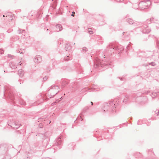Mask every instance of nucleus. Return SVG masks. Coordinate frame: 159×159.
Returning a JSON list of instances; mask_svg holds the SVG:
<instances>
[{
  "label": "nucleus",
  "instance_id": "obj_1",
  "mask_svg": "<svg viewBox=\"0 0 159 159\" xmlns=\"http://www.w3.org/2000/svg\"><path fill=\"white\" fill-rule=\"evenodd\" d=\"M151 4V2L149 0H148L146 2H140L139 4H133L132 7H134V9L138 8V6L141 9H144L146 8L147 6L150 5Z\"/></svg>",
  "mask_w": 159,
  "mask_h": 159
},
{
  "label": "nucleus",
  "instance_id": "obj_2",
  "mask_svg": "<svg viewBox=\"0 0 159 159\" xmlns=\"http://www.w3.org/2000/svg\"><path fill=\"white\" fill-rule=\"evenodd\" d=\"M13 90L12 89H8L7 90H6L4 93V95L5 97H7L11 100H13L14 99Z\"/></svg>",
  "mask_w": 159,
  "mask_h": 159
},
{
  "label": "nucleus",
  "instance_id": "obj_3",
  "mask_svg": "<svg viewBox=\"0 0 159 159\" xmlns=\"http://www.w3.org/2000/svg\"><path fill=\"white\" fill-rule=\"evenodd\" d=\"M112 102H109V104L108 103H105L104 104V108L103 109V111H106L109 109V106H112V107L115 105Z\"/></svg>",
  "mask_w": 159,
  "mask_h": 159
},
{
  "label": "nucleus",
  "instance_id": "obj_4",
  "mask_svg": "<svg viewBox=\"0 0 159 159\" xmlns=\"http://www.w3.org/2000/svg\"><path fill=\"white\" fill-rule=\"evenodd\" d=\"M95 65L96 66V67L100 66L101 67H104V66H109V64H106V63H101V62H100L99 60H97L95 62Z\"/></svg>",
  "mask_w": 159,
  "mask_h": 159
},
{
  "label": "nucleus",
  "instance_id": "obj_5",
  "mask_svg": "<svg viewBox=\"0 0 159 159\" xmlns=\"http://www.w3.org/2000/svg\"><path fill=\"white\" fill-rule=\"evenodd\" d=\"M107 49L109 52L113 53L114 50H117L118 47L117 46H114L112 45H109L107 47Z\"/></svg>",
  "mask_w": 159,
  "mask_h": 159
},
{
  "label": "nucleus",
  "instance_id": "obj_6",
  "mask_svg": "<svg viewBox=\"0 0 159 159\" xmlns=\"http://www.w3.org/2000/svg\"><path fill=\"white\" fill-rule=\"evenodd\" d=\"M42 61V59L41 58V56L39 55L37 56L34 59V62L37 63L40 62Z\"/></svg>",
  "mask_w": 159,
  "mask_h": 159
},
{
  "label": "nucleus",
  "instance_id": "obj_7",
  "mask_svg": "<svg viewBox=\"0 0 159 159\" xmlns=\"http://www.w3.org/2000/svg\"><path fill=\"white\" fill-rule=\"evenodd\" d=\"M12 121H11L10 120L8 122V125L14 129H18V127H16V123L13 122V120Z\"/></svg>",
  "mask_w": 159,
  "mask_h": 159
},
{
  "label": "nucleus",
  "instance_id": "obj_8",
  "mask_svg": "<svg viewBox=\"0 0 159 159\" xmlns=\"http://www.w3.org/2000/svg\"><path fill=\"white\" fill-rule=\"evenodd\" d=\"M126 21L130 24H133L135 26H137V23L134 22L130 18H128L126 19Z\"/></svg>",
  "mask_w": 159,
  "mask_h": 159
},
{
  "label": "nucleus",
  "instance_id": "obj_9",
  "mask_svg": "<svg viewBox=\"0 0 159 159\" xmlns=\"http://www.w3.org/2000/svg\"><path fill=\"white\" fill-rule=\"evenodd\" d=\"M10 66L12 69H15L17 68L16 65L13 62H10L9 64Z\"/></svg>",
  "mask_w": 159,
  "mask_h": 159
},
{
  "label": "nucleus",
  "instance_id": "obj_10",
  "mask_svg": "<svg viewBox=\"0 0 159 159\" xmlns=\"http://www.w3.org/2000/svg\"><path fill=\"white\" fill-rule=\"evenodd\" d=\"M56 27L57 29L56 31L57 32L61 31L62 30V27L61 25H56Z\"/></svg>",
  "mask_w": 159,
  "mask_h": 159
},
{
  "label": "nucleus",
  "instance_id": "obj_11",
  "mask_svg": "<svg viewBox=\"0 0 159 159\" xmlns=\"http://www.w3.org/2000/svg\"><path fill=\"white\" fill-rule=\"evenodd\" d=\"M61 138L59 137L57 139L56 144V145L58 146L60 145L61 144Z\"/></svg>",
  "mask_w": 159,
  "mask_h": 159
},
{
  "label": "nucleus",
  "instance_id": "obj_12",
  "mask_svg": "<svg viewBox=\"0 0 159 159\" xmlns=\"http://www.w3.org/2000/svg\"><path fill=\"white\" fill-rule=\"evenodd\" d=\"M24 72L23 70L21 69H20L18 71V74L19 76L20 77H22L24 75Z\"/></svg>",
  "mask_w": 159,
  "mask_h": 159
},
{
  "label": "nucleus",
  "instance_id": "obj_13",
  "mask_svg": "<svg viewBox=\"0 0 159 159\" xmlns=\"http://www.w3.org/2000/svg\"><path fill=\"white\" fill-rule=\"evenodd\" d=\"M65 48L66 51L70 50L71 48L70 44L69 43H66L65 45Z\"/></svg>",
  "mask_w": 159,
  "mask_h": 159
},
{
  "label": "nucleus",
  "instance_id": "obj_14",
  "mask_svg": "<svg viewBox=\"0 0 159 159\" xmlns=\"http://www.w3.org/2000/svg\"><path fill=\"white\" fill-rule=\"evenodd\" d=\"M6 17L8 20H12L13 19V16L10 13H8V15L6 16Z\"/></svg>",
  "mask_w": 159,
  "mask_h": 159
},
{
  "label": "nucleus",
  "instance_id": "obj_15",
  "mask_svg": "<svg viewBox=\"0 0 159 159\" xmlns=\"http://www.w3.org/2000/svg\"><path fill=\"white\" fill-rule=\"evenodd\" d=\"M11 157L9 154H6L4 157L2 159H10Z\"/></svg>",
  "mask_w": 159,
  "mask_h": 159
},
{
  "label": "nucleus",
  "instance_id": "obj_16",
  "mask_svg": "<svg viewBox=\"0 0 159 159\" xmlns=\"http://www.w3.org/2000/svg\"><path fill=\"white\" fill-rule=\"evenodd\" d=\"M88 32L90 34H92L93 33V31L92 30V29L89 28L88 29Z\"/></svg>",
  "mask_w": 159,
  "mask_h": 159
},
{
  "label": "nucleus",
  "instance_id": "obj_17",
  "mask_svg": "<svg viewBox=\"0 0 159 159\" xmlns=\"http://www.w3.org/2000/svg\"><path fill=\"white\" fill-rule=\"evenodd\" d=\"M88 51L87 48L86 47H84L83 48L82 51L83 52H85Z\"/></svg>",
  "mask_w": 159,
  "mask_h": 159
},
{
  "label": "nucleus",
  "instance_id": "obj_18",
  "mask_svg": "<svg viewBox=\"0 0 159 159\" xmlns=\"http://www.w3.org/2000/svg\"><path fill=\"white\" fill-rule=\"evenodd\" d=\"M51 87H52V88L53 89H58L59 88V87L57 86H55L54 85V86L52 85L51 86Z\"/></svg>",
  "mask_w": 159,
  "mask_h": 159
},
{
  "label": "nucleus",
  "instance_id": "obj_19",
  "mask_svg": "<svg viewBox=\"0 0 159 159\" xmlns=\"http://www.w3.org/2000/svg\"><path fill=\"white\" fill-rule=\"evenodd\" d=\"M148 65H151L152 66H154L156 65V64L154 62L149 63Z\"/></svg>",
  "mask_w": 159,
  "mask_h": 159
},
{
  "label": "nucleus",
  "instance_id": "obj_20",
  "mask_svg": "<svg viewBox=\"0 0 159 159\" xmlns=\"http://www.w3.org/2000/svg\"><path fill=\"white\" fill-rule=\"evenodd\" d=\"M89 88L87 87L85 88V89H83L82 90V93H84L85 91H86L87 90H89Z\"/></svg>",
  "mask_w": 159,
  "mask_h": 159
},
{
  "label": "nucleus",
  "instance_id": "obj_21",
  "mask_svg": "<svg viewBox=\"0 0 159 159\" xmlns=\"http://www.w3.org/2000/svg\"><path fill=\"white\" fill-rule=\"evenodd\" d=\"M8 57L9 58H11V59L13 58L14 57V56L11 55V54H8Z\"/></svg>",
  "mask_w": 159,
  "mask_h": 159
},
{
  "label": "nucleus",
  "instance_id": "obj_22",
  "mask_svg": "<svg viewBox=\"0 0 159 159\" xmlns=\"http://www.w3.org/2000/svg\"><path fill=\"white\" fill-rule=\"evenodd\" d=\"M128 96H126L125 98L123 100L124 102H126L127 101V99L128 98Z\"/></svg>",
  "mask_w": 159,
  "mask_h": 159
},
{
  "label": "nucleus",
  "instance_id": "obj_23",
  "mask_svg": "<svg viewBox=\"0 0 159 159\" xmlns=\"http://www.w3.org/2000/svg\"><path fill=\"white\" fill-rule=\"evenodd\" d=\"M68 83L66 81L63 82L62 83V86H64L66 85Z\"/></svg>",
  "mask_w": 159,
  "mask_h": 159
},
{
  "label": "nucleus",
  "instance_id": "obj_24",
  "mask_svg": "<svg viewBox=\"0 0 159 159\" xmlns=\"http://www.w3.org/2000/svg\"><path fill=\"white\" fill-rule=\"evenodd\" d=\"M4 51L3 49H0V54H2L3 53Z\"/></svg>",
  "mask_w": 159,
  "mask_h": 159
},
{
  "label": "nucleus",
  "instance_id": "obj_25",
  "mask_svg": "<svg viewBox=\"0 0 159 159\" xmlns=\"http://www.w3.org/2000/svg\"><path fill=\"white\" fill-rule=\"evenodd\" d=\"M97 89V86L96 85H94L93 86V89Z\"/></svg>",
  "mask_w": 159,
  "mask_h": 159
},
{
  "label": "nucleus",
  "instance_id": "obj_26",
  "mask_svg": "<svg viewBox=\"0 0 159 159\" xmlns=\"http://www.w3.org/2000/svg\"><path fill=\"white\" fill-rule=\"evenodd\" d=\"M39 126L40 128H42V127H43L42 124V123L39 124Z\"/></svg>",
  "mask_w": 159,
  "mask_h": 159
},
{
  "label": "nucleus",
  "instance_id": "obj_27",
  "mask_svg": "<svg viewBox=\"0 0 159 159\" xmlns=\"http://www.w3.org/2000/svg\"><path fill=\"white\" fill-rule=\"evenodd\" d=\"M22 30L21 29H19L18 30V32L19 33V34H21L22 33Z\"/></svg>",
  "mask_w": 159,
  "mask_h": 159
},
{
  "label": "nucleus",
  "instance_id": "obj_28",
  "mask_svg": "<svg viewBox=\"0 0 159 159\" xmlns=\"http://www.w3.org/2000/svg\"><path fill=\"white\" fill-rule=\"evenodd\" d=\"M47 78L46 76L43 77V80L44 81H46V80H47Z\"/></svg>",
  "mask_w": 159,
  "mask_h": 159
},
{
  "label": "nucleus",
  "instance_id": "obj_29",
  "mask_svg": "<svg viewBox=\"0 0 159 159\" xmlns=\"http://www.w3.org/2000/svg\"><path fill=\"white\" fill-rule=\"evenodd\" d=\"M20 103L21 104H23V105H25V102H23L22 103H21V102H20Z\"/></svg>",
  "mask_w": 159,
  "mask_h": 159
},
{
  "label": "nucleus",
  "instance_id": "obj_30",
  "mask_svg": "<svg viewBox=\"0 0 159 159\" xmlns=\"http://www.w3.org/2000/svg\"><path fill=\"white\" fill-rule=\"evenodd\" d=\"M75 12L74 11H73L72 12V14H71V16H74V14H75Z\"/></svg>",
  "mask_w": 159,
  "mask_h": 159
},
{
  "label": "nucleus",
  "instance_id": "obj_31",
  "mask_svg": "<svg viewBox=\"0 0 159 159\" xmlns=\"http://www.w3.org/2000/svg\"><path fill=\"white\" fill-rule=\"evenodd\" d=\"M16 127H18V128H19V124H16Z\"/></svg>",
  "mask_w": 159,
  "mask_h": 159
},
{
  "label": "nucleus",
  "instance_id": "obj_32",
  "mask_svg": "<svg viewBox=\"0 0 159 159\" xmlns=\"http://www.w3.org/2000/svg\"><path fill=\"white\" fill-rule=\"evenodd\" d=\"M157 93H154V96L155 97H156L157 96Z\"/></svg>",
  "mask_w": 159,
  "mask_h": 159
},
{
  "label": "nucleus",
  "instance_id": "obj_33",
  "mask_svg": "<svg viewBox=\"0 0 159 159\" xmlns=\"http://www.w3.org/2000/svg\"><path fill=\"white\" fill-rule=\"evenodd\" d=\"M25 33V30H22V33Z\"/></svg>",
  "mask_w": 159,
  "mask_h": 159
},
{
  "label": "nucleus",
  "instance_id": "obj_34",
  "mask_svg": "<svg viewBox=\"0 0 159 159\" xmlns=\"http://www.w3.org/2000/svg\"><path fill=\"white\" fill-rule=\"evenodd\" d=\"M130 44H129L127 46V49H128V48L130 46Z\"/></svg>",
  "mask_w": 159,
  "mask_h": 159
},
{
  "label": "nucleus",
  "instance_id": "obj_35",
  "mask_svg": "<svg viewBox=\"0 0 159 159\" xmlns=\"http://www.w3.org/2000/svg\"><path fill=\"white\" fill-rule=\"evenodd\" d=\"M22 63H21V61H20V62L19 63V65H21V64H22Z\"/></svg>",
  "mask_w": 159,
  "mask_h": 159
},
{
  "label": "nucleus",
  "instance_id": "obj_36",
  "mask_svg": "<svg viewBox=\"0 0 159 159\" xmlns=\"http://www.w3.org/2000/svg\"><path fill=\"white\" fill-rule=\"evenodd\" d=\"M91 104H92V105H93V102H91Z\"/></svg>",
  "mask_w": 159,
  "mask_h": 159
},
{
  "label": "nucleus",
  "instance_id": "obj_37",
  "mask_svg": "<svg viewBox=\"0 0 159 159\" xmlns=\"http://www.w3.org/2000/svg\"><path fill=\"white\" fill-rule=\"evenodd\" d=\"M114 107H113V109H112V112H113V111H114Z\"/></svg>",
  "mask_w": 159,
  "mask_h": 159
},
{
  "label": "nucleus",
  "instance_id": "obj_38",
  "mask_svg": "<svg viewBox=\"0 0 159 159\" xmlns=\"http://www.w3.org/2000/svg\"><path fill=\"white\" fill-rule=\"evenodd\" d=\"M19 52H20V53H21V52H20V51H19ZM21 53H23V52H21Z\"/></svg>",
  "mask_w": 159,
  "mask_h": 159
},
{
  "label": "nucleus",
  "instance_id": "obj_39",
  "mask_svg": "<svg viewBox=\"0 0 159 159\" xmlns=\"http://www.w3.org/2000/svg\"><path fill=\"white\" fill-rule=\"evenodd\" d=\"M157 115H159V110L158 111V114Z\"/></svg>",
  "mask_w": 159,
  "mask_h": 159
},
{
  "label": "nucleus",
  "instance_id": "obj_40",
  "mask_svg": "<svg viewBox=\"0 0 159 159\" xmlns=\"http://www.w3.org/2000/svg\"><path fill=\"white\" fill-rule=\"evenodd\" d=\"M150 30H149V31H148V32H147V33H149V32H150Z\"/></svg>",
  "mask_w": 159,
  "mask_h": 159
},
{
  "label": "nucleus",
  "instance_id": "obj_41",
  "mask_svg": "<svg viewBox=\"0 0 159 159\" xmlns=\"http://www.w3.org/2000/svg\"><path fill=\"white\" fill-rule=\"evenodd\" d=\"M27 159H30V158L27 157Z\"/></svg>",
  "mask_w": 159,
  "mask_h": 159
},
{
  "label": "nucleus",
  "instance_id": "obj_42",
  "mask_svg": "<svg viewBox=\"0 0 159 159\" xmlns=\"http://www.w3.org/2000/svg\"><path fill=\"white\" fill-rule=\"evenodd\" d=\"M66 61H68V60H67L66 58H65Z\"/></svg>",
  "mask_w": 159,
  "mask_h": 159
},
{
  "label": "nucleus",
  "instance_id": "obj_43",
  "mask_svg": "<svg viewBox=\"0 0 159 159\" xmlns=\"http://www.w3.org/2000/svg\"><path fill=\"white\" fill-rule=\"evenodd\" d=\"M52 33L50 32V33H49V34H51Z\"/></svg>",
  "mask_w": 159,
  "mask_h": 159
},
{
  "label": "nucleus",
  "instance_id": "obj_44",
  "mask_svg": "<svg viewBox=\"0 0 159 159\" xmlns=\"http://www.w3.org/2000/svg\"><path fill=\"white\" fill-rule=\"evenodd\" d=\"M58 148H59V149H60V148H61V147H58Z\"/></svg>",
  "mask_w": 159,
  "mask_h": 159
},
{
  "label": "nucleus",
  "instance_id": "obj_45",
  "mask_svg": "<svg viewBox=\"0 0 159 159\" xmlns=\"http://www.w3.org/2000/svg\"><path fill=\"white\" fill-rule=\"evenodd\" d=\"M50 159V158H47V159Z\"/></svg>",
  "mask_w": 159,
  "mask_h": 159
},
{
  "label": "nucleus",
  "instance_id": "obj_46",
  "mask_svg": "<svg viewBox=\"0 0 159 159\" xmlns=\"http://www.w3.org/2000/svg\"><path fill=\"white\" fill-rule=\"evenodd\" d=\"M148 66V65H144V66Z\"/></svg>",
  "mask_w": 159,
  "mask_h": 159
},
{
  "label": "nucleus",
  "instance_id": "obj_47",
  "mask_svg": "<svg viewBox=\"0 0 159 159\" xmlns=\"http://www.w3.org/2000/svg\"><path fill=\"white\" fill-rule=\"evenodd\" d=\"M3 17H4L5 16V15H3Z\"/></svg>",
  "mask_w": 159,
  "mask_h": 159
},
{
  "label": "nucleus",
  "instance_id": "obj_48",
  "mask_svg": "<svg viewBox=\"0 0 159 159\" xmlns=\"http://www.w3.org/2000/svg\"><path fill=\"white\" fill-rule=\"evenodd\" d=\"M50 122H51V121H50V122H49V123H50Z\"/></svg>",
  "mask_w": 159,
  "mask_h": 159
},
{
  "label": "nucleus",
  "instance_id": "obj_49",
  "mask_svg": "<svg viewBox=\"0 0 159 159\" xmlns=\"http://www.w3.org/2000/svg\"><path fill=\"white\" fill-rule=\"evenodd\" d=\"M47 30H48V29H47Z\"/></svg>",
  "mask_w": 159,
  "mask_h": 159
},
{
  "label": "nucleus",
  "instance_id": "obj_50",
  "mask_svg": "<svg viewBox=\"0 0 159 159\" xmlns=\"http://www.w3.org/2000/svg\"><path fill=\"white\" fill-rule=\"evenodd\" d=\"M57 93H56V94H55V95L56 94H57Z\"/></svg>",
  "mask_w": 159,
  "mask_h": 159
}]
</instances>
